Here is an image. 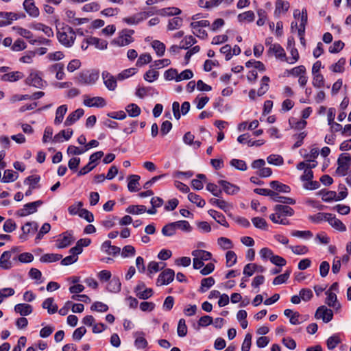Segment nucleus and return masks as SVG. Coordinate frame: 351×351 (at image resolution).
Here are the masks:
<instances>
[{"label":"nucleus","instance_id":"nucleus-13","mask_svg":"<svg viewBox=\"0 0 351 351\" xmlns=\"http://www.w3.org/2000/svg\"><path fill=\"white\" fill-rule=\"evenodd\" d=\"M66 20L73 25H80L81 24L88 22L86 18H77L75 17V12L71 10H65Z\"/></svg>","mask_w":351,"mask_h":351},{"label":"nucleus","instance_id":"nucleus-20","mask_svg":"<svg viewBox=\"0 0 351 351\" xmlns=\"http://www.w3.org/2000/svg\"><path fill=\"white\" fill-rule=\"evenodd\" d=\"M209 203L213 206H217L225 213L229 212L233 207L232 204L221 199L211 198L209 200Z\"/></svg>","mask_w":351,"mask_h":351},{"label":"nucleus","instance_id":"nucleus-50","mask_svg":"<svg viewBox=\"0 0 351 351\" xmlns=\"http://www.w3.org/2000/svg\"><path fill=\"white\" fill-rule=\"evenodd\" d=\"M126 212L132 215H139L146 212V207L143 205H130L126 208Z\"/></svg>","mask_w":351,"mask_h":351},{"label":"nucleus","instance_id":"nucleus-15","mask_svg":"<svg viewBox=\"0 0 351 351\" xmlns=\"http://www.w3.org/2000/svg\"><path fill=\"white\" fill-rule=\"evenodd\" d=\"M326 216H328L326 221H328L333 228L339 232H345L346 230V226L334 215L329 213Z\"/></svg>","mask_w":351,"mask_h":351},{"label":"nucleus","instance_id":"nucleus-42","mask_svg":"<svg viewBox=\"0 0 351 351\" xmlns=\"http://www.w3.org/2000/svg\"><path fill=\"white\" fill-rule=\"evenodd\" d=\"M121 282L119 278L113 277L109 282L107 289L110 292L117 293L121 290Z\"/></svg>","mask_w":351,"mask_h":351},{"label":"nucleus","instance_id":"nucleus-31","mask_svg":"<svg viewBox=\"0 0 351 351\" xmlns=\"http://www.w3.org/2000/svg\"><path fill=\"white\" fill-rule=\"evenodd\" d=\"M12 256V251L4 252L0 257V267L4 269H9L12 267L10 258Z\"/></svg>","mask_w":351,"mask_h":351},{"label":"nucleus","instance_id":"nucleus-8","mask_svg":"<svg viewBox=\"0 0 351 351\" xmlns=\"http://www.w3.org/2000/svg\"><path fill=\"white\" fill-rule=\"evenodd\" d=\"M315 317L317 319H322L325 323H328L332 320L333 317V312L331 309H328L326 306H322L317 309Z\"/></svg>","mask_w":351,"mask_h":351},{"label":"nucleus","instance_id":"nucleus-33","mask_svg":"<svg viewBox=\"0 0 351 351\" xmlns=\"http://www.w3.org/2000/svg\"><path fill=\"white\" fill-rule=\"evenodd\" d=\"M101 250L108 254L116 255L119 254L121 249L119 247L112 245L110 241H106L101 245Z\"/></svg>","mask_w":351,"mask_h":351},{"label":"nucleus","instance_id":"nucleus-12","mask_svg":"<svg viewBox=\"0 0 351 351\" xmlns=\"http://www.w3.org/2000/svg\"><path fill=\"white\" fill-rule=\"evenodd\" d=\"M218 184L222 187L223 191L229 195H234L239 193L240 188L228 181L220 180Z\"/></svg>","mask_w":351,"mask_h":351},{"label":"nucleus","instance_id":"nucleus-34","mask_svg":"<svg viewBox=\"0 0 351 351\" xmlns=\"http://www.w3.org/2000/svg\"><path fill=\"white\" fill-rule=\"evenodd\" d=\"M289 8V3L283 0H277L276 1V8L274 14L279 16L281 13H285L288 11Z\"/></svg>","mask_w":351,"mask_h":351},{"label":"nucleus","instance_id":"nucleus-39","mask_svg":"<svg viewBox=\"0 0 351 351\" xmlns=\"http://www.w3.org/2000/svg\"><path fill=\"white\" fill-rule=\"evenodd\" d=\"M215 283V279L210 276L201 280L199 291L202 293L207 291Z\"/></svg>","mask_w":351,"mask_h":351},{"label":"nucleus","instance_id":"nucleus-41","mask_svg":"<svg viewBox=\"0 0 351 351\" xmlns=\"http://www.w3.org/2000/svg\"><path fill=\"white\" fill-rule=\"evenodd\" d=\"M226 1L228 4L232 2V0H210L204 2L202 0H199V7L212 8L219 5L222 2Z\"/></svg>","mask_w":351,"mask_h":351},{"label":"nucleus","instance_id":"nucleus-52","mask_svg":"<svg viewBox=\"0 0 351 351\" xmlns=\"http://www.w3.org/2000/svg\"><path fill=\"white\" fill-rule=\"evenodd\" d=\"M152 60L151 55L148 53H144L138 57L136 65L138 67H141L145 64L149 63Z\"/></svg>","mask_w":351,"mask_h":351},{"label":"nucleus","instance_id":"nucleus-47","mask_svg":"<svg viewBox=\"0 0 351 351\" xmlns=\"http://www.w3.org/2000/svg\"><path fill=\"white\" fill-rule=\"evenodd\" d=\"M62 257L58 254H45L40 257V261L42 263H53L60 260Z\"/></svg>","mask_w":351,"mask_h":351},{"label":"nucleus","instance_id":"nucleus-46","mask_svg":"<svg viewBox=\"0 0 351 351\" xmlns=\"http://www.w3.org/2000/svg\"><path fill=\"white\" fill-rule=\"evenodd\" d=\"M18 178V173L13 170L7 169L4 171L3 177L1 182L8 183L16 180Z\"/></svg>","mask_w":351,"mask_h":351},{"label":"nucleus","instance_id":"nucleus-28","mask_svg":"<svg viewBox=\"0 0 351 351\" xmlns=\"http://www.w3.org/2000/svg\"><path fill=\"white\" fill-rule=\"evenodd\" d=\"M73 130L71 129H67L66 130H61L59 133L56 134L53 138V142L61 143L63 141L62 138L68 141L71 138L73 135Z\"/></svg>","mask_w":351,"mask_h":351},{"label":"nucleus","instance_id":"nucleus-23","mask_svg":"<svg viewBox=\"0 0 351 351\" xmlns=\"http://www.w3.org/2000/svg\"><path fill=\"white\" fill-rule=\"evenodd\" d=\"M208 213L218 223L226 228L229 227V223L227 222L225 216L222 213L213 209L209 210Z\"/></svg>","mask_w":351,"mask_h":351},{"label":"nucleus","instance_id":"nucleus-4","mask_svg":"<svg viewBox=\"0 0 351 351\" xmlns=\"http://www.w3.org/2000/svg\"><path fill=\"white\" fill-rule=\"evenodd\" d=\"M27 85L41 88L46 82L42 79L41 75L37 71H32L25 80Z\"/></svg>","mask_w":351,"mask_h":351},{"label":"nucleus","instance_id":"nucleus-64","mask_svg":"<svg viewBox=\"0 0 351 351\" xmlns=\"http://www.w3.org/2000/svg\"><path fill=\"white\" fill-rule=\"evenodd\" d=\"M345 44L341 40L335 41L333 44L329 47V52L331 53H337L343 49Z\"/></svg>","mask_w":351,"mask_h":351},{"label":"nucleus","instance_id":"nucleus-16","mask_svg":"<svg viewBox=\"0 0 351 351\" xmlns=\"http://www.w3.org/2000/svg\"><path fill=\"white\" fill-rule=\"evenodd\" d=\"M23 8L26 12L32 17H38L39 16V10L35 5L33 0H25Z\"/></svg>","mask_w":351,"mask_h":351},{"label":"nucleus","instance_id":"nucleus-21","mask_svg":"<svg viewBox=\"0 0 351 351\" xmlns=\"http://www.w3.org/2000/svg\"><path fill=\"white\" fill-rule=\"evenodd\" d=\"M84 114V110L82 108H78L76 110L71 112L66 119L64 122L65 126H69L73 125L78 119H80Z\"/></svg>","mask_w":351,"mask_h":351},{"label":"nucleus","instance_id":"nucleus-43","mask_svg":"<svg viewBox=\"0 0 351 351\" xmlns=\"http://www.w3.org/2000/svg\"><path fill=\"white\" fill-rule=\"evenodd\" d=\"M165 266L164 263H157L152 261L147 266L148 275L151 276L152 274H155L161 270Z\"/></svg>","mask_w":351,"mask_h":351},{"label":"nucleus","instance_id":"nucleus-59","mask_svg":"<svg viewBox=\"0 0 351 351\" xmlns=\"http://www.w3.org/2000/svg\"><path fill=\"white\" fill-rule=\"evenodd\" d=\"M255 16L252 11H247L238 15V20L240 22H252L254 20Z\"/></svg>","mask_w":351,"mask_h":351},{"label":"nucleus","instance_id":"nucleus-48","mask_svg":"<svg viewBox=\"0 0 351 351\" xmlns=\"http://www.w3.org/2000/svg\"><path fill=\"white\" fill-rule=\"evenodd\" d=\"M269 77L263 76L261 79V83L259 88L257 90V95L262 96L267 93L269 89Z\"/></svg>","mask_w":351,"mask_h":351},{"label":"nucleus","instance_id":"nucleus-27","mask_svg":"<svg viewBox=\"0 0 351 351\" xmlns=\"http://www.w3.org/2000/svg\"><path fill=\"white\" fill-rule=\"evenodd\" d=\"M13 29L16 31L17 34L27 39L31 44L34 45L37 42L36 40L32 39L33 34L29 30L21 27H13Z\"/></svg>","mask_w":351,"mask_h":351},{"label":"nucleus","instance_id":"nucleus-37","mask_svg":"<svg viewBox=\"0 0 351 351\" xmlns=\"http://www.w3.org/2000/svg\"><path fill=\"white\" fill-rule=\"evenodd\" d=\"M38 229V224L37 223L33 221V222H27L23 227L22 230L23 232V235L20 236V239L23 240H25L26 237H24V234H29L30 232H34L37 231Z\"/></svg>","mask_w":351,"mask_h":351},{"label":"nucleus","instance_id":"nucleus-57","mask_svg":"<svg viewBox=\"0 0 351 351\" xmlns=\"http://www.w3.org/2000/svg\"><path fill=\"white\" fill-rule=\"evenodd\" d=\"M178 335L180 337H184L187 334V326L186 322L184 319H180L178 322L177 328Z\"/></svg>","mask_w":351,"mask_h":351},{"label":"nucleus","instance_id":"nucleus-30","mask_svg":"<svg viewBox=\"0 0 351 351\" xmlns=\"http://www.w3.org/2000/svg\"><path fill=\"white\" fill-rule=\"evenodd\" d=\"M88 43L90 45H94L95 48L100 50L106 49L108 46L106 40L93 36L88 37Z\"/></svg>","mask_w":351,"mask_h":351},{"label":"nucleus","instance_id":"nucleus-19","mask_svg":"<svg viewBox=\"0 0 351 351\" xmlns=\"http://www.w3.org/2000/svg\"><path fill=\"white\" fill-rule=\"evenodd\" d=\"M17 19V14L14 12H0V27L8 25Z\"/></svg>","mask_w":351,"mask_h":351},{"label":"nucleus","instance_id":"nucleus-11","mask_svg":"<svg viewBox=\"0 0 351 351\" xmlns=\"http://www.w3.org/2000/svg\"><path fill=\"white\" fill-rule=\"evenodd\" d=\"M60 237V238L56 241V246L60 249L68 247L75 240L72 234L69 232L62 233Z\"/></svg>","mask_w":351,"mask_h":351},{"label":"nucleus","instance_id":"nucleus-58","mask_svg":"<svg viewBox=\"0 0 351 351\" xmlns=\"http://www.w3.org/2000/svg\"><path fill=\"white\" fill-rule=\"evenodd\" d=\"M40 177L38 175L28 176L24 181L25 184H28L32 189H36V184L39 182Z\"/></svg>","mask_w":351,"mask_h":351},{"label":"nucleus","instance_id":"nucleus-35","mask_svg":"<svg viewBox=\"0 0 351 351\" xmlns=\"http://www.w3.org/2000/svg\"><path fill=\"white\" fill-rule=\"evenodd\" d=\"M53 302V298H48L42 304L43 308L47 309L49 314H53L58 311V306Z\"/></svg>","mask_w":351,"mask_h":351},{"label":"nucleus","instance_id":"nucleus-55","mask_svg":"<svg viewBox=\"0 0 351 351\" xmlns=\"http://www.w3.org/2000/svg\"><path fill=\"white\" fill-rule=\"evenodd\" d=\"M152 47L158 56H162L165 51V45L159 40H154L152 43Z\"/></svg>","mask_w":351,"mask_h":351},{"label":"nucleus","instance_id":"nucleus-17","mask_svg":"<svg viewBox=\"0 0 351 351\" xmlns=\"http://www.w3.org/2000/svg\"><path fill=\"white\" fill-rule=\"evenodd\" d=\"M104 83L109 90H114L117 87V80L110 73L104 71L102 73Z\"/></svg>","mask_w":351,"mask_h":351},{"label":"nucleus","instance_id":"nucleus-63","mask_svg":"<svg viewBox=\"0 0 351 351\" xmlns=\"http://www.w3.org/2000/svg\"><path fill=\"white\" fill-rule=\"evenodd\" d=\"M176 224H173V223H169L162 228V233L167 237L172 236L176 233Z\"/></svg>","mask_w":351,"mask_h":351},{"label":"nucleus","instance_id":"nucleus-40","mask_svg":"<svg viewBox=\"0 0 351 351\" xmlns=\"http://www.w3.org/2000/svg\"><path fill=\"white\" fill-rule=\"evenodd\" d=\"M183 23V19L181 17L176 16L169 20L167 29L173 31L179 29Z\"/></svg>","mask_w":351,"mask_h":351},{"label":"nucleus","instance_id":"nucleus-18","mask_svg":"<svg viewBox=\"0 0 351 351\" xmlns=\"http://www.w3.org/2000/svg\"><path fill=\"white\" fill-rule=\"evenodd\" d=\"M274 210L278 218H280L281 216H292L294 214L293 209L288 205L277 204L274 206Z\"/></svg>","mask_w":351,"mask_h":351},{"label":"nucleus","instance_id":"nucleus-38","mask_svg":"<svg viewBox=\"0 0 351 351\" xmlns=\"http://www.w3.org/2000/svg\"><path fill=\"white\" fill-rule=\"evenodd\" d=\"M270 186L275 191L280 193H288L291 189L288 185L284 184L278 181L274 180L269 183Z\"/></svg>","mask_w":351,"mask_h":351},{"label":"nucleus","instance_id":"nucleus-7","mask_svg":"<svg viewBox=\"0 0 351 351\" xmlns=\"http://www.w3.org/2000/svg\"><path fill=\"white\" fill-rule=\"evenodd\" d=\"M43 204V201L38 200L36 202L27 203L24 205L22 209H20L17 212V215L20 217H25L32 214L37 210V208Z\"/></svg>","mask_w":351,"mask_h":351},{"label":"nucleus","instance_id":"nucleus-9","mask_svg":"<svg viewBox=\"0 0 351 351\" xmlns=\"http://www.w3.org/2000/svg\"><path fill=\"white\" fill-rule=\"evenodd\" d=\"M175 272L171 269H165L158 276L157 285H165L169 284L174 278Z\"/></svg>","mask_w":351,"mask_h":351},{"label":"nucleus","instance_id":"nucleus-44","mask_svg":"<svg viewBox=\"0 0 351 351\" xmlns=\"http://www.w3.org/2000/svg\"><path fill=\"white\" fill-rule=\"evenodd\" d=\"M181 13V10L176 7L165 8L159 10L158 14L161 16H174Z\"/></svg>","mask_w":351,"mask_h":351},{"label":"nucleus","instance_id":"nucleus-51","mask_svg":"<svg viewBox=\"0 0 351 351\" xmlns=\"http://www.w3.org/2000/svg\"><path fill=\"white\" fill-rule=\"evenodd\" d=\"M346 64V59L344 58H340L337 62L332 64L330 69L334 73H342L344 71V65Z\"/></svg>","mask_w":351,"mask_h":351},{"label":"nucleus","instance_id":"nucleus-36","mask_svg":"<svg viewBox=\"0 0 351 351\" xmlns=\"http://www.w3.org/2000/svg\"><path fill=\"white\" fill-rule=\"evenodd\" d=\"M67 112V106L62 105L59 106L56 111V117L54 119V124L59 125L60 124L64 119V116Z\"/></svg>","mask_w":351,"mask_h":351},{"label":"nucleus","instance_id":"nucleus-26","mask_svg":"<svg viewBox=\"0 0 351 351\" xmlns=\"http://www.w3.org/2000/svg\"><path fill=\"white\" fill-rule=\"evenodd\" d=\"M64 64L62 63H55L50 66L49 70L51 73H56L57 80H62L64 77Z\"/></svg>","mask_w":351,"mask_h":351},{"label":"nucleus","instance_id":"nucleus-25","mask_svg":"<svg viewBox=\"0 0 351 351\" xmlns=\"http://www.w3.org/2000/svg\"><path fill=\"white\" fill-rule=\"evenodd\" d=\"M140 176L138 175H130L128 176V189L130 192H136L139 191Z\"/></svg>","mask_w":351,"mask_h":351},{"label":"nucleus","instance_id":"nucleus-60","mask_svg":"<svg viewBox=\"0 0 351 351\" xmlns=\"http://www.w3.org/2000/svg\"><path fill=\"white\" fill-rule=\"evenodd\" d=\"M159 76V73L154 69L147 71L143 76L145 81L148 82H153L156 80Z\"/></svg>","mask_w":351,"mask_h":351},{"label":"nucleus","instance_id":"nucleus-62","mask_svg":"<svg viewBox=\"0 0 351 351\" xmlns=\"http://www.w3.org/2000/svg\"><path fill=\"white\" fill-rule=\"evenodd\" d=\"M217 243L223 250L231 249L233 247L231 240L226 237H219L217 239Z\"/></svg>","mask_w":351,"mask_h":351},{"label":"nucleus","instance_id":"nucleus-53","mask_svg":"<svg viewBox=\"0 0 351 351\" xmlns=\"http://www.w3.org/2000/svg\"><path fill=\"white\" fill-rule=\"evenodd\" d=\"M237 256L234 251L229 250L226 254V267H230L236 264Z\"/></svg>","mask_w":351,"mask_h":351},{"label":"nucleus","instance_id":"nucleus-56","mask_svg":"<svg viewBox=\"0 0 351 351\" xmlns=\"http://www.w3.org/2000/svg\"><path fill=\"white\" fill-rule=\"evenodd\" d=\"M252 222L253 225L257 228L262 230H267V223L263 218L258 217H254L252 219Z\"/></svg>","mask_w":351,"mask_h":351},{"label":"nucleus","instance_id":"nucleus-10","mask_svg":"<svg viewBox=\"0 0 351 351\" xmlns=\"http://www.w3.org/2000/svg\"><path fill=\"white\" fill-rule=\"evenodd\" d=\"M152 13L147 12H142L136 13L133 16L125 17L123 19V21L128 25H136L143 20L146 19Z\"/></svg>","mask_w":351,"mask_h":351},{"label":"nucleus","instance_id":"nucleus-45","mask_svg":"<svg viewBox=\"0 0 351 351\" xmlns=\"http://www.w3.org/2000/svg\"><path fill=\"white\" fill-rule=\"evenodd\" d=\"M275 196H271V199H273L274 202H280L282 204H295V201L293 198L288 197H284V196H280L278 193L274 191Z\"/></svg>","mask_w":351,"mask_h":351},{"label":"nucleus","instance_id":"nucleus-2","mask_svg":"<svg viewBox=\"0 0 351 351\" xmlns=\"http://www.w3.org/2000/svg\"><path fill=\"white\" fill-rule=\"evenodd\" d=\"M134 33V31L132 29H124L119 32V36L112 40V43L119 47L127 46L134 42V40L132 38Z\"/></svg>","mask_w":351,"mask_h":351},{"label":"nucleus","instance_id":"nucleus-29","mask_svg":"<svg viewBox=\"0 0 351 351\" xmlns=\"http://www.w3.org/2000/svg\"><path fill=\"white\" fill-rule=\"evenodd\" d=\"M32 306L30 304L22 303L14 306V311L22 316H26L32 313Z\"/></svg>","mask_w":351,"mask_h":351},{"label":"nucleus","instance_id":"nucleus-3","mask_svg":"<svg viewBox=\"0 0 351 351\" xmlns=\"http://www.w3.org/2000/svg\"><path fill=\"white\" fill-rule=\"evenodd\" d=\"M351 157L347 154H342L337 160L338 167L336 173L341 176H345L350 168Z\"/></svg>","mask_w":351,"mask_h":351},{"label":"nucleus","instance_id":"nucleus-5","mask_svg":"<svg viewBox=\"0 0 351 351\" xmlns=\"http://www.w3.org/2000/svg\"><path fill=\"white\" fill-rule=\"evenodd\" d=\"M268 54L274 55L276 59H278L282 62H288V58L286 56L285 49L278 43H274L270 45L269 48L267 51Z\"/></svg>","mask_w":351,"mask_h":351},{"label":"nucleus","instance_id":"nucleus-54","mask_svg":"<svg viewBox=\"0 0 351 351\" xmlns=\"http://www.w3.org/2000/svg\"><path fill=\"white\" fill-rule=\"evenodd\" d=\"M340 343L341 339L339 335H334L330 337L326 341L327 347L329 350H333Z\"/></svg>","mask_w":351,"mask_h":351},{"label":"nucleus","instance_id":"nucleus-49","mask_svg":"<svg viewBox=\"0 0 351 351\" xmlns=\"http://www.w3.org/2000/svg\"><path fill=\"white\" fill-rule=\"evenodd\" d=\"M125 110L131 117H136L141 114V108L135 104H130L125 107Z\"/></svg>","mask_w":351,"mask_h":351},{"label":"nucleus","instance_id":"nucleus-6","mask_svg":"<svg viewBox=\"0 0 351 351\" xmlns=\"http://www.w3.org/2000/svg\"><path fill=\"white\" fill-rule=\"evenodd\" d=\"M83 104L88 107L102 108L106 105V100L101 97H90L87 95L83 96Z\"/></svg>","mask_w":351,"mask_h":351},{"label":"nucleus","instance_id":"nucleus-22","mask_svg":"<svg viewBox=\"0 0 351 351\" xmlns=\"http://www.w3.org/2000/svg\"><path fill=\"white\" fill-rule=\"evenodd\" d=\"M23 77L24 75L22 72L12 71L3 74L1 76V80L3 82H15L21 80Z\"/></svg>","mask_w":351,"mask_h":351},{"label":"nucleus","instance_id":"nucleus-14","mask_svg":"<svg viewBox=\"0 0 351 351\" xmlns=\"http://www.w3.org/2000/svg\"><path fill=\"white\" fill-rule=\"evenodd\" d=\"M97 79V73H81L77 78V82L80 84H94Z\"/></svg>","mask_w":351,"mask_h":351},{"label":"nucleus","instance_id":"nucleus-24","mask_svg":"<svg viewBox=\"0 0 351 351\" xmlns=\"http://www.w3.org/2000/svg\"><path fill=\"white\" fill-rule=\"evenodd\" d=\"M134 345L138 350H143L147 346V341L145 338V334L143 332H136L134 333Z\"/></svg>","mask_w":351,"mask_h":351},{"label":"nucleus","instance_id":"nucleus-61","mask_svg":"<svg viewBox=\"0 0 351 351\" xmlns=\"http://www.w3.org/2000/svg\"><path fill=\"white\" fill-rule=\"evenodd\" d=\"M312 84L315 88H321L324 86V78L321 73H315L313 75Z\"/></svg>","mask_w":351,"mask_h":351},{"label":"nucleus","instance_id":"nucleus-32","mask_svg":"<svg viewBox=\"0 0 351 351\" xmlns=\"http://www.w3.org/2000/svg\"><path fill=\"white\" fill-rule=\"evenodd\" d=\"M327 295L326 303L329 306L334 308H339L340 307V304L337 301V298L336 293L328 290L326 292Z\"/></svg>","mask_w":351,"mask_h":351},{"label":"nucleus","instance_id":"nucleus-1","mask_svg":"<svg viewBox=\"0 0 351 351\" xmlns=\"http://www.w3.org/2000/svg\"><path fill=\"white\" fill-rule=\"evenodd\" d=\"M57 38L62 45L71 47L75 42L76 34L72 27L67 26L58 32Z\"/></svg>","mask_w":351,"mask_h":351}]
</instances>
